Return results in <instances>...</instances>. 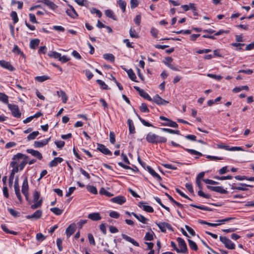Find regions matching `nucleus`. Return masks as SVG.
Here are the masks:
<instances>
[{
	"label": "nucleus",
	"mask_w": 254,
	"mask_h": 254,
	"mask_svg": "<svg viewBox=\"0 0 254 254\" xmlns=\"http://www.w3.org/2000/svg\"><path fill=\"white\" fill-rule=\"evenodd\" d=\"M131 214L134 216L139 221L143 223L146 224L148 219L141 214H137L134 212H132Z\"/></svg>",
	"instance_id": "19"
},
{
	"label": "nucleus",
	"mask_w": 254,
	"mask_h": 254,
	"mask_svg": "<svg viewBox=\"0 0 254 254\" xmlns=\"http://www.w3.org/2000/svg\"><path fill=\"white\" fill-rule=\"evenodd\" d=\"M188 243L189 247L191 250L194 251H197L198 247L196 244L194 242H193L192 240L190 239H188Z\"/></svg>",
	"instance_id": "28"
},
{
	"label": "nucleus",
	"mask_w": 254,
	"mask_h": 254,
	"mask_svg": "<svg viewBox=\"0 0 254 254\" xmlns=\"http://www.w3.org/2000/svg\"><path fill=\"white\" fill-rule=\"evenodd\" d=\"M41 2L49 6L52 10H55L57 8V5L50 0H41Z\"/></svg>",
	"instance_id": "23"
},
{
	"label": "nucleus",
	"mask_w": 254,
	"mask_h": 254,
	"mask_svg": "<svg viewBox=\"0 0 254 254\" xmlns=\"http://www.w3.org/2000/svg\"><path fill=\"white\" fill-rule=\"evenodd\" d=\"M87 189L88 191H89L90 192H91L93 194H97V190L96 188L93 186H87Z\"/></svg>",
	"instance_id": "51"
},
{
	"label": "nucleus",
	"mask_w": 254,
	"mask_h": 254,
	"mask_svg": "<svg viewBox=\"0 0 254 254\" xmlns=\"http://www.w3.org/2000/svg\"><path fill=\"white\" fill-rule=\"evenodd\" d=\"M21 191L25 196L26 199L28 200L29 197V186L27 177H25L23 180Z\"/></svg>",
	"instance_id": "4"
},
{
	"label": "nucleus",
	"mask_w": 254,
	"mask_h": 254,
	"mask_svg": "<svg viewBox=\"0 0 254 254\" xmlns=\"http://www.w3.org/2000/svg\"><path fill=\"white\" fill-rule=\"evenodd\" d=\"M140 110L142 112L147 113L149 112V109L147 106V105L145 103H142L140 107Z\"/></svg>",
	"instance_id": "52"
},
{
	"label": "nucleus",
	"mask_w": 254,
	"mask_h": 254,
	"mask_svg": "<svg viewBox=\"0 0 254 254\" xmlns=\"http://www.w3.org/2000/svg\"><path fill=\"white\" fill-rule=\"evenodd\" d=\"M190 206L191 207H195V208L201 209V210H206V211H212V209H211L208 207L202 206V205L200 206V205H196L195 204H190Z\"/></svg>",
	"instance_id": "38"
},
{
	"label": "nucleus",
	"mask_w": 254,
	"mask_h": 254,
	"mask_svg": "<svg viewBox=\"0 0 254 254\" xmlns=\"http://www.w3.org/2000/svg\"><path fill=\"white\" fill-rule=\"evenodd\" d=\"M147 169L148 172L157 180L160 181L161 180L160 176L151 167L148 166Z\"/></svg>",
	"instance_id": "26"
},
{
	"label": "nucleus",
	"mask_w": 254,
	"mask_h": 254,
	"mask_svg": "<svg viewBox=\"0 0 254 254\" xmlns=\"http://www.w3.org/2000/svg\"><path fill=\"white\" fill-rule=\"evenodd\" d=\"M103 58L107 61L114 62L115 61V57L112 54H105L103 55Z\"/></svg>",
	"instance_id": "33"
},
{
	"label": "nucleus",
	"mask_w": 254,
	"mask_h": 254,
	"mask_svg": "<svg viewBox=\"0 0 254 254\" xmlns=\"http://www.w3.org/2000/svg\"><path fill=\"white\" fill-rule=\"evenodd\" d=\"M57 94L59 97L62 98L64 103H66L68 100V96L64 91L62 90L58 91L57 92Z\"/></svg>",
	"instance_id": "18"
},
{
	"label": "nucleus",
	"mask_w": 254,
	"mask_h": 254,
	"mask_svg": "<svg viewBox=\"0 0 254 254\" xmlns=\"http://www.w3.org/2000/svg\"><path fill=\"white\" fill-rule=\"evenodd\" d=\"M51 137H49L42 140L35 141L34 143V146L35 148L43 147L48 143Z\"/></svg>",
	"instance_id": "8"
},
{
	"label": "nucleus",
	"mask_w": 254,
	"mask_h": 254,
	"mask_svg": "<svg viewBox=\"0 0 254 254\" xmlns=\"http://www.w3.org/2000/svg\"><path fill=\"white\" fill-rule=\"evenodd\" d=\"M220 241L225 245L228 249L234 250L235 248V244L229 239L226 237L220 236Z\"/></svg>",
	"instance_id": "3"
},
{
	"label": "nucleus",
	"mask_w": 254,
	"mask_h": 254,
	"mask_svg": "<svg viewBox=\"0 0 254 254\" xmlns=\"http://www.w3.org/2000/svg\"><path fill=\"white\" fill-rule=\"evenodd\" d=\"M88 218L93 221H98L101 219L100 214L98 212L92 213L88 214Z\"/></svg>",
	"instance_id": "24"
},
{
	"label": "nucleus",
	"mask_w": 254,
	"mask_h": 254,
	"mask_svg": "<svg viewBox=\"0 0 254 254\" xmlns=\"http://www.w3.org/2000/svg\"><path fill=\"white\" fill-rule=\"evenodd\" d=\"M127 73L128 76L130 78V79L135 81V79L136 78V75H135V74L134 73V72H133V71L131 69H130L127 71Z\"/></svg>",
	"instance_id": "41"
},
{
	"label": "nucleus",
	"mask_w": 254,
	"mask_h": 254,
	"mask_svg": "<svg viewBox=\"0 0 254 254\" xmlns=\"http://www.w3.org/2000/svg\"><path fill=\"white\" fill-rule=\"evenodd\" d=\"M25 157V155L20 153H18L17 154L13 156L12 158L13 161L10 163V166L11 167H14L15 165H17V163L19 161Z\"/></svg>",
	"instance_id": "6"
},
{
	"label": "nucleus",
	"mask_w": 254,
	"mask_h": 254,
	"mask_svg": "<svg viewBox=\"0 0 254 254\" xmlns=\"http://www.w3.org/2000/svg\"><path fill=\"white\" fill-rule=\"evenodd\" d=\"M9 109L11 111L12 115L17 118H19L21 116V114L19 112V108L17 105L14 104H8Z\"/></svg>",
	"instance_id": "5"
},
{
	"label": "nucleus",
	"mask_w": 254,
	"mask_h": 254,
	"mask_svg": "<svg viewBox=\"0 0 254 254\" xmlns=\"http://www.w3.org/2000/svg\"><path fill=\"white\" fill-rule=\"evenodd\" d=\"M42 211L41 210H36L33 214L27 215L26 218L28 219H31L32 218L38 219L41 218L42 215Z\"/></svg>",
	"instance_id": "13"
},
{
	"label": "nucleus",
	"mask_w": 254,
	"mask_h": 254,
	"mask_svg": "<svg viewBox=\"0 0 254 254\" xmlns=\"http://www.w3.org/2000/svg\"><path fill=\"white\" fill-rule=\"evenodd\" d=\"M48 56L51 58L58 59L61 56V54L55 51H50L48 54Z\"/></svg>",
	"instance_id": "37"
},
{
	"label": "nucleus",
	"mask_w": 254,
	"mask_h": 254,
	"mask_svg": "<svg viewBox=\"0 0 254 254\" xmlns=\"http://www.w3.org/2000/svg\"><path fill=\"white\" fill-rule=\"evenodd\" d=\"M88 238L89 240V242L90 245L93 246L95 245V242L93 236L91 234H88Z\"/></svg>",
	"instance_id": "56"
},
{
	"label": "nucleus",
	"mask_w": 254,
	"mask_h": 254,
	"mask_svg": "<svg viewBox=\"0 0 254 254\" xmlns=\"http://www.w3.org/2000/svg\"><path fill=\"white\" fill-rule=\"evenodd\" d=\"M118 3L121 9L122 10L123 12H125L127 5L126 1L124 0H119L118 1Z\"/></svg>",
	"instance_id": "35"
},
{
	"label": "nucleus",
	"mask_w": 254,
	"mask_h": 254,
	"mask_svg": "<svg viewBox=\"0 0 254 254\" xmlns=\"http://www.w3.org/2000/svg\"><path fill=\"white\" fill-rule=\"evenodd\" d=\"M1 229L3 230V231H4L5 232H6V233L11 234H13V235L17 234V232H16L15 231H9L5 224L1 225Z\"/></svg>",
	"instance_id": "46"
},
{
	"label": "nucleus",
	"mask_w": 254,
	"mask_h": 254,
	"mask_svg": "<svg viewBox=\"0 0 254 254\" xmlns=\"http://www.w3.org/2000/svg\"><path fill=\"white\" fill-rule=\"evenodd\" d=\"M10 16L13 21L14 23H16L18 21V18L17 13L15 11H12L10 13Z\"/></svg>",
	"instance_id": "48"
},
{
	"label": "nucleus",
	"mask_w": 254,
	"mask_h": 254,
	"mask_svg": "<svg viewBox=\"0 0 254 254\" xmlns=\"http://www.w3.org/2000/svg\"><path fill=\"white\" fill-rule=\"evenodd\" d=\"M75 231V225L74 224L70 225L66 229L65 234L67 237L69 238Z\"/></svg>",
	"instance_id": "17"
},
{
	"label": "nucleus",
	"mask_w": 254,
	"mask_h": 254,
	"mask_svg": "<svg viewBox=\"0 0 254 254\" xmlns=\"http://www.w3.org/2000/svg\"><path fill=\"white\" fill-rule=\"evenodd\" d=\"M154 233L153 231H151L147 232L144 237V240L146 241H151L153 239Z\"/></svg>",
	"instance_id": "32"
},
{
	"label": "nucleus",
	"mask_w": 254,
	"mask_h": 254,
	"mask_svg": "<svg viewBox=\"0 0 254 254\" xmlns=\"http://www.w3.org/2000/svg\"><path fill=\"white\" fill-rule=\"evenodd\" d=\"M39 132L38 131H33L28 135L27 139L28 140L34 139L39 135Z\"/></svg>",
	"instance_id": "40"
},
{
	"label": "nucleus",
	"mask_w": 254,
	"mask_h": 254,
	"mask_svg": "<svg viewBox=\"0 0 254 254\" xmlns=\"http://www.w3.org/2000/svg\"><path fill=\"white\" fill-rule=\"evenodd\" d=\"M21 159L22 160V161L20 162L19 165H18V167L19 168V170H23L26 164L27 163L28 156L25 155V157L22 158Z\"/></svg>",
	"instance_id": "25"
},
{
	"label": "nucleus",
	"mask_w": 254,
	"mask_h": 254,
	"mask_svg": "<svg viewBox=\"0 0 254 254\" xmlns=\"http://www.w3.org/2000/svg\"><path fill=\"white\" fill-rule=\"evenodd\" d=\"M129 35L132 38H138V34L136 33L135 30L130 28L129 30Z\"/></svg>",
	"instance_id": "62"
},
{
	"label": "nucleus",
	"mask_w": 254,
	"mask_h": 254,
	"mask_svg": "<svg viewBox=\"0 0 254 254\" xmlns=\"http://www.w3.org/2000/svg\"><path fill=\"white\" fill-rule=\"evenodd\" d=\"M187 151L190 153L191 154H192V155H198L199 156H202V154L201 153L199 152H198L195 150H193V149H187Z\"/></svg>",
	"instance_id": "54"
},
{
	"label": "nucleus",
	"mask_w": 254,
	"mask_h": 254,
	"mask_svg": "<svg viewBox=\"0 0 254 254\" xmlns=\"http://www.w3.org/2000/svg\"><path fill=\"white\" fill-rule=\"evenodd\" d=\"M63 160L62 158L56 157L50 162L49 166L50 167L57 166L59 163H62Z\"/></svg>",
	"instance_id": "22"
},
{
	"label": "nucleus",
	"mask_w": 254,
	"mask_h": 254,
	"mask_svg": "<svg viewBox=\"0 0 254 254\" xmlns=\"http://www.w3.org/2000/svg\"><path fill=\"white\" fill-rule=\"evenodd\" d=\"M90 12L92 14L96 13L99 18L101 17V16L102 15V12L99 10H98L95 8L92 7L90 9Z\"/></svg>",
	"instance_id": "47"
},
{
	"label": "nucleus",
	"mask_w": 254,
	"mask_h": 254,
	"mask_svg": "<svg viewBox=\"0 0 254 254\" xmlns=\"http://www.w3.org/2000/svg\"><path fill=\"white\" fill-rule=\"evenodd\" d=\"M203 181L207 184L216 185L219 184V183L209 179H203Z\"/></svg>",
	"instance_id": "58"
},
{
	"label": "nucleus",
	"mask_w": 254,
	"mask_h": 254,
	"mask_svg": "<svg viewBox=\"0 0 254 254\" xmlns=\"http://www.w3.org/2000/svg\"><path fill=\"white\" fill-rule=\"evenodd\" d=\"M97 150L100 151L105 155H111L112 154L111 151H110L106 146L101 144H98Z\"/></svg>",
	"instance_id": "11"
},
{
	"label": "nucleus",
	"mask_w": 254,
	"mask_h": 254,
	"mask_svg": "<svg viewBox=\"0 0 254 254\" xmlns=\"http://www.w3.org/2000/svg\"><path fill=\"white\" fill-rule=\"evenodd\" d=\"M177 240L178 243L179 248H178L176 247V252H177L178 253H188V250L187 246L184 240H183L181 238L178 237L177 239Z\"/></svg>",
	"instance_id": "2"
},
{
	"label": "nucleus",
	"mask_w": 254,
	"mask_h": 254,
	"mask_svg": "<svg viewBox=\"0 0 254 254\" xmlns=\"http://www.w3.org/2000/svg\"><path fill=\"white\" fill-rule=\"evenodd\" d=\"M40 43V40L36 39L32 40L30 42V47L32 49H36Z\"/></svg>",
	"instance_id": "27"
},
{
	"label": "nucleus",
	"mask_w": 254,
	"mask_h": 254,
	"mask_svg": "<svg viewBox=\"0 0 254 254\" xmlns=\"http://www.w3.org/2000/svg\"><path fill=\"white\" fill-rule=\"evenodd\" d=\"M105 14L107 17L111 18L114 20H116V16L112 10L110 9H107L105 10Z\"/></svg>",
	"instance_id": "30"
},
{
	"label": "nucleus",
	"mask_w": 254,
	"mask_h": 254,
	"mask_svg": "<svg viewBox=\"0 0 254 254\" xmlns=\"http://www.w3.org/2000/svg\"><path fill=\"white\" fill-rule=\"evenodd\" d=\"M40 197V193L37 191H35L33 193V201H38Z\"/></svg>",
	"instance_id": "64"
},
{
	"label": "nucleus",
	"mask_w": 254,
	"mask_h": 254,
	"mask_svg": "<svg viewBox=\"0 0 254 254\" xmlns=\"http://www.w3.org/2000/svg\"><path fill=\"white\" fill-rule=\"evenodd\" d=\"M138 206L140 208H142L144 211L148 212L151 213L154 211L153 208L151 206L146 205V203L142 201L139 202L138 203Z\"/></svg>",
	"instance_id": "10"
},
{
	"label": "nucleus",
	"mask_w": 254,
	"mask_h": 254,
	"mask_svg": "<svg viewBox=\"0 0 254 254\" xmlns=\"http://www.w3.org/2000/svg\"><path fill=\"white\" fill-rule=\"evenodd\" d=\"M34 202V204L31 205V208L33 210L35 209L36 208H39L41 206L42 202H43V199L42 198H41L38 201Z\"/></svg>",
	"instance_id": "34"
},
{
	"label": "nucleus",
	"mask_w": 254,
	"mask_h": 254,
	"mask_svg": "<svg viewBox=\"0 0 254 254\" xmlns=\"http://www.w3.org/2000/svg\"><path fill=\"white\" fill-rule=\"evenodd\" d=\"M139 95L141 97L149 101H152V98L150 97L148 94L144 91L143 90L142 91H140Z\"/></svg>",
	"instance_id": "44"
},
{
	"label": "nucleus",
	"mask_w": 254,
	"mask_h": 254,
	"mask_svg": "<svg viewBox=\"0 0 254 254\" xmlns=\"http://www.w3.org/2000/svg\"><path fill=\"white\" fill-rule=\"evenodd\" d=\"M0 101L3 102L4 103H7L8 96L4 93H0Z\"/></svg>",
	"instance_id": "49"
},
{
	"label": "nucleus",
	"mask_w": 254,
	"mask_h": 254,
	"mask_svg": "<svg viewBox=\"0 0 254 254\" xmlns=\"http://www.w3.org/2000/svg\"><path fill=\"white\" fill-rule=\"evenodd\" d=\"M36 240L38 241H43L46 239V236L43 235L42 233H38L36 235Z\"/></svg>",
	"instance_id": "60"
},
{
	"label": "nucleus",
	"mask_w": 254,
	"mask_h": 254,
	"mask_svg": "<svg viewBox=\"0 0 254 254\" xmlns=\"http://www.w3.org/2000/svg\"><path fill=\"white\" fill-rule=\"evenodd\" d=\"M207 76L211 77L212 78L215 79L217 80H220L222 78V77L220 75H217L216 74L208 73L207 75Z\"/></svg>",
	"instance_id": "57"
},
{
	"label": "nucleus",
	"mask_w": 254,
	"mask_h": 254,
	"mask_svg": "<svg viewBox=\"0 0 254 254\" xmlns=\"http://www.w3.org/2000/svg\"><path fill=\"white\" fill-rule=\"evenodd\" d=\"M240 185L241 186L237 187V190L245 191V190H248V189L246 188V187H249L251 188L254 187V186L247 185L246 184H243V183L240 184Z\"/></svg>",
	"instance_id": "31"
},
{
	"label": "nucleus",
	"mask_w": 254,
	"mask_h": 254,
	"mask_svg": "<svg viewBox=\"0 0 254 254\" xmlns=\"http://www.w3.org/2000/svg\"><path fill=\"white\" fill-rule=\"evenodd\" d=\"M127 123L129 127V132L130 133H134L135 132V128L133 121L130 119H128L127 120Z\"/></svg>",
	"instance_id": "29"
},
{
	"label": "nucleus",
	"mask_w": 254,
	"mask_h": 254,
	"mask_svg": "<svg viewBox=\"0 0 254 254\" xmlns=\"http://www.w3.org/2000/svg\"><path fill=\"white\" fill-rule=\"evenodd\" d=\"M207 188L212 191L219 192L222 194H227L228 193V191L224 190L222 187H213V186H207Z\"/></svg>",
	"instance_id": "9"
},
{
	"label": "nucleus",
	"mask_w": 254,
	"mask_h": 254,
	"mask_svg": "<svg viewBox=\"0 0 254 254\" xmlns=\"http://www.w3.org/2000/svg\"><path fill=\"white\" fill-rule=\"evenodd\" d=\"M173 61V59L170 57H166L164 60V64L171 69H174L173 66L170 64Z\"/></svg>",
	"instance_id": "39"
},
{
	"label": "nucleus",
	"mask_w": 254,
	"mask_h": 254,
	"mask_svg": "<svg viewBox=\"0 0 254 254\" xmlns=\"http://www.w3.org/2000/svg\"><path fill=\"white\" fill-rule=\"evenodd\" d=\"M109 215L111 217L116 219L120 217V214L117 212L114 211H111Z\"/></svg>",
	"instance_id": "61"
},
{
	"label": "nucleus",
	"mask_w": 254,
	"mask_h": 254,
	"mask_svg": "<svg viewBox=\"0 0 254 254\" xmlns=\"http://www.w3.org/2000/svg\"><path fill=\"white\" fill-rule=\"evenodd\" d=\"M97 82L100 85L101 88L103 89H108V86L105 84V83L100 79L97 80Z\"/></svg>",
	"instance_id": "53"
},
{
	"label": "nucleus",
	"mask_w": 254,
	"mask_h": 254,
	"mask_svg": "<svg viewBox=\"0 0 254 254\" xmlns=\"http://www.w3.org/2000/svg\"><path fill=\"white\" fill-rule=\"evenodd\" d=\"M146 139L148 142L152 143L165 142L167 140L166 138L152 132H149L147 134Z\"/></svg>",
	"instance_id": "1"
},
{
	"label": "nucleus",
	"mask_w": 254,
	"mask_h": 254,
	"mask_svg": "<svg viewBox=\"0 0 254 254\" xmlns=\"http://www.w3.org/2000/svg\"><path fill=\"white\" fill-rule=\"evenodd\" d=\"M59 60L63 63H65L70 60V58L66 56H62L61 55L60 57L59 58Z\"/></svg>",
	"instance_id": "59"
},
{
	"label": "nucleus",
	"mask_w": 254,
	"mask_h": 254,
	"mask_svg": "<svg viewBox=\"0 0 254 254\" xmlns=\"http://www.w3.org/2000/svg\"><path fill=\"white\" fill-rule=\"evenodd\" d=\"M152 101L156 103L158 105H164L167 103V102L161 98L158 95H156L152 99Z\"/></svg>",
	"instance_id": "20"
},
{
	"label": "nucleus",
	"mask_w": 254,
	"mask_h": 254,
	"mask_svg": "<svg viewBox=\"0 0 254 254\" xmlns=\"http://www.w3.org/2000/svg\"><path fill=\"white\" fill-rule=\"evenodd\" d=\"M0 65L3 68L7 69L10 71H13L14 69V68L9 62L4 60L0 61Z\"/></svg>",
	"instance_id": "12"
},
{
	"label": "nucleus",
	"mask_w": 254,
	"mask_h": 254,
	"mask_svg": "<svg viewBox=\"0 0 254 254\" xmlns=\"http://www.w3.org/2000/svg\"><path fill=\"white\" fill-rule=\"evenodd\" d=\"M163 125L174 127H175V123L169 119L163 123Z\"/></svg>",
	"instance_id": "63"
},
{
	"label": "nucleus",
	"mask_w": 254,
	"mask_h": 254,
	"mask_svg": "<svg viewBox=\"0 0 254 254\" xmlns=\"http://www.w3.org/2000/svg\"><path fill=\"white\" fill-rule=\"evenodd\" d=\"M51 211L57 215H60L63 213V210L58 207H53L50 209Z\"/></svg>",
	"instance_id": "43"
},
{
	"label": "nucleus",
	"mask_w": 254,
	"mask_h": 254,
	"mask_svg": "<svg viewBox=\"0 0 254 254\" xmlns=\"http://www.w3.org/2000/svg\"><path fill=\"white\" fill-rule=\"evenodd\" d=\"M14 188V191H15V194H16L17 198L18 199V200L20 201H22V196L20 194L18 178H16V179L15 180Z\"/></svg>",
	"instance_id": "7"
},
{
	"label": "nucleus",
	"mask_w": 254,
	"mask_h": 254,
	"mask_svg": "<svg viewBox=\"0 0 254 254\" xmlns=\"http://www.w3.org/2000/svg\"><path fill=\"white\" fill-rule=\"evenodd\" d=\"M122 236L124 239L126 240L127 241L131 243L132 245H133L135 246L139 247V244L135 241L133 239L131 238V237L123 234L122 235Z\"/></svg>",
	"instance_id": "21"
},
{
	"label": "nucleus",
	"mask_w": 254,
	"mask_h": 254,
	"mask_svg": "<svg viewBox=\"0 0 254 254\" xmlns=\"http://www.w3.org/2000/svg\"><path fill=\"white\" fill-rule=\"evenodd\" d=\"M26 151L27 153L31 154L33 156L37 158L39 160H41L43 158L42 154L37 150L28 149Z\"/></svg>",
	"instance_id": "14"
},
{
	"label": "nucleus",
	"mask_w": 254,
	"mask_h": 254,
	"mask_svg": "<svg viewBox=\"0 0 254 254\" xmlns=\"http://www.w3.org/2000/svg\"><path fill=\"white\" fill-rule=\"evenodd\" d=\"M217 180H230L233 178V177L230 175H228L227 176H222V177H219V176H215L214 177Z\"/></svg>",
	"instance_id": "55"
},
{
	"label": "nucleus",
	"mask_w": 254,
	"mask_h": 254,
	"mask_svg": "<svg viewBox=\"0 0 254 254\" xmlns=\"http://www.w3.org/2000/svg\"><path fill=\"white\" fill-rule=\"evenodd\" d=\"M99 193L101 194H104V195H105L106 196H112V194L107 191L104 188H102L100 190H99Z\"/></svg>",
	"instance_id": "50"
},
{
	"label": "nucleus",
	"mask_w": 254,
	"mask_h": 254,
	"mask_svg": "<svg viewBox=\"0 0 254 254\" xmlns=\"http://www.w3.org/2000/svg\"><path fill=\"white\" fill-rule=\"evenodd\" d=\"M35 79L36 81L40 82H42L44 81H46L49 79L50 77L47 75H42V76H38L35 77Z\"/></svg>",
	"instance_id": "36"
},
{
	"label": "nucleus",
	"mask_w": 254,
	"mask_h": 254,
	"mask_svg": "<svg viewBox=\"0 0 254 254\" xmlns=\"http://www.w3.org/2000/svg\"><path fill=\"white\" fill-rule=\"evenodd\" d=\"M75 2L80 6H87L88 3L87 0H75Z\"/></svg>",
	"instance_id": "45"
},
{
	"label": "nucleus",
	"mask_w": 254,
	"mask_h": 254,
	"mask_svg": "<svg viewBox=\"0 0 254 254\" xmlns=\"http://www.w3.org/2000/svg\"><path fill=\"white\" fill-rule=\"evenodd\" d=\"M69 9H68L66 11V14L70 17L75 18L78 15L73 6L69 5Z\"/></svg>",
	"instance_id": "16"
},
{
	"label": "nucleus",
	"mask_w": 254,
	"mask_h": 254,
	"mask_svg": "<svg viewBox=\"0 0 254 254\" xmlns=\"http://www.w3.org/2000/svg\"><path fill=\"white\" fill-rule=\"evenodd\" d=\"M12 51L14 53H16L18 55H20L22 56H24V54H23V52L21 51L20 49L19 48L18 46L16 45H14V47H13Z\"/></svg>",
	"instance_id": "42"
},
{
	"label": "nucleus",
	"mask_w": 254,
	"mask_h": 254,
	"mask_svg": "<svg viewBox=\"0 0 254 254\" xmlns=\"http://www.w3.org/2000/svg\"><path fill=\"white\" fill-rule=\"evenodd\" d=\"M126 198L123 196H118L115 197H113L111 199V201L113 202L119 204H122L126 202Z\"/></svg>",
	"instance_id": "15"
}]
</instances>
